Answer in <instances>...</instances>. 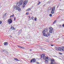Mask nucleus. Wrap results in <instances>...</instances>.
I'll list each match as a JSON object with an SVG mask.
<instances>
[{
	"instance_id": "nucleus-1",
	"label": "nucleus",
	"mask_w": 64,
	"mask_h": 64,
	"mask_svg": "<svg viewBox=\"0 0 64 64\" xmlns=\"http://www.w3.org/2000/svg\"><path fill=\"white\" fill-rule=\"evenodd\" d=\"M19 2H17L16 3V5L14 6L13 8L15 10H18L19 12H20L21 11V8H19V7L18 6H19Z\"/></svg>"
},
{
	"instance_id": "nucleus-2",
	"label": "nucleus",
	"mask_w": 64,
	"mask_h": 64,
	"mask_svg": "<svg viewBox=\"0 0 64 64\" xmlns=\"http://www.w3.org/2000/svg\"><path fill=\"white\" fill-rule=\"evenodd\" d=\"M28 0H26L24 1L23 5V8H24L25 7V6L27 4V3H28Z\"/></svg>"
},
{
	"instance_id": "nucleus-3",
	"label": "nucleus",
	"mask_w": 64,
	"mask_h": 64,
	"mask_svg": "<svg viewBox=\"0 0 64 64\" xmlns=\"http://www.w3.org/2000/svg\"><path fill=\"white\" fill-rule=\"evenodd\" d=\"M49 29L50 30H49V32L50 33H53V29L52 27H50L49 28Z\"/></svg>"
},
{
	"instance_id": "nucleus-4",
	"label": "nucleus",
	"mask_w": 64,
	"mask_h": 64,
	"mask_svg": "<svg viewBox=\"0 0 64 64\" xmlns=\"http://www.w3.org/2000/svg\"><path fill=\"white\" fill-rule=\"evenodd\" d=\"M23 0H20L19 1V4L18 5L19 7H20V5H22L23 3Z\"/></svg>"
},
{
	"instance_id": "nucleus-5",
	"label": "nucleus",
	"mask_w": 64,
	"mask_h": 64,
	"mask_svg": "<svg viewBox=\"0 0 64 64\" xmlns=\"http://www.w3.org/2000/svg\"><path fill=\"white\" fill-rule=\"evenodd\" d=\"M52 10L51 11V14H54V11H55V7H54L53 8H52Z\"/></svg>"
},
{
	"instance_id": "nucleus-6",
	"label": "nucleus",
	"mask_w": 64,
	"mask_h": 64,
	"mask_svg": "<svg viewBox=\"0 0 64 64\" xmlns=\"http://www.w3.org/2000/svg\"><path fill=\"white\" fill-rule=\"evenodd\" d=\"M8 23L9 24H10L12 23V19H10L8 20Z\"/></svg>"
},
{
	"instance_id": "nucleus-7",
	"label": "nucleus",
	"mask_w": 64,
	"mask_h": 64,
	"mask_svg": "<svg viewBox=\"0 0 64 64\" xmlns=\"http://www.w3.org/2000/svg\"><path fill=\"white\" fill-rule=\"evenodd\" d=\"M32 62H33L34 63L36 62V60L35 58H33L31 60H30V63H32Z\"/></svg>"
},
{
	"instance_id": "nucleus-8",
	"label": "nucleus",
	"mask_w": 64,
	"mask_h": 64,
	"mask_svg": "<svg viewBox=\"0 0 64 64\" xmlns=\"http://www.w3.org/2000/svg\"><path fill=\"white\" fill-rule=\"evenodd\" d=\"M54 61H55V60H54V59L53 58L52 59V60H51L50 64H54V63H53V62H54Z\"/></svg>"
},
{
	"instance_id": "nucleus-9",
	"label": "nucleus",
	"mask_w": 64,
	"mask_h": 64,
	"mask_svg": "<svg viewBox=\"0 0 64 64\" xmlns=\"http://www.w3.org/2000/svg\"><path fill=\"white\" fill-rule=\"evenodd\" d=\"M47 31H48L47 30V28H45L44 29V31L42 32V33H43L46 32Z\"/></svg>"
},
{
	"instance_id": "nucleus-10",
	"label": "nucleus",
	"mask_w": 64,
	"mask_h": 64,
	"mask_svg": "<svg viewBox=\"0 0 64 64\" xmlns=\"http://www.w3.org/2000/svg\"><path fill=\"white\" fill-rule=\"evenodd\" d=\"M58 49V50L59 51H62V48L61 47H59L58 48H57Z\"/></svg>"
},
{
	"instance_id": "nucleus-11",
	"label": "nucleus",
	"mask_w": 64,
	"mask_h": 64,
	"mask_svg": "<svg viewBox=\"0 0 64 64\" xmlns=\"http://www.w3.org/2000/svg\"><path fill=\"white\" fill-rule=\"evenodd\" d=\"M42 33L43 34V35L44 36H47V37H48V36H47V34L44 33V32Z\"/></svg>"
},
{
	"instance_id": "nucleus-12",
	"label": "nucleus",
	"mask_w": 64,
	"mask_h": 64,
	"mask_svg": "<svg viewBox=\"0 0 64 64\" xmlns=\"http://www.w3.org/2000/svg\"><path fill=\"white\" fill-rule=\"evenodd\" d=\"M44 56H45V54H43L42 55H41V57L40 58V59H41V58H42V57L43 58L44 57Z\"/></svg>"
},
{
	"instance_id": "nucleus-13",
	"label": "nucleus",
	"mask_w": 64,
	"mask_h": 64,
	"mask_svg": "<svg viewBox=\"0 0 64 64\" xmlns=\"http://www.w3.org/2000/svg\"><path fill=\"white\" fill-rule=\"evenodd\" d=\"M45 62L46 63H48V58H47L46 60H45Z\"/></svg>"
},
{
	"instance_id": "nucleus-14",
	"label": "nucleus",
	"mask_w": 64,
	"mask_h": 64,
	"mask_svg": "<svg viewBox=\"0 0 64 64\" xmlns=\"http://www.w3.org/2000/svg\"><path fill=\"white\" fill-rule=\"evenodd\" d=\"M10 29H12V30H15V28H14L13 26H12H12H11L10 28Z\"/></svg>"
},
{
	"instance_id": "nucleus-15",
	"label": "nucleus",
	"mask_w": 64,
	"mask_h": 64,
	"mask_svg": "<svg viewBox=\"0 0 64 64\" xmlns=\"http://www.w3.org/2000/svg\"><path fill=\"white\" fill-rule=\"evenodd\" d=\"M4 45L5 46L6 45H8V42H6L4 43Z\"/></svg>"
},
{
	"instance_id": "nucleus-16",
	"label": "nucleus",
	"mask_w": 64,
	"mask_h": 64,
	"mask_svg": "<svg viewBox=\"0 0 64 64\" xmlns=\"http://www.w3.org/2000/svg\"><path fill=\"white\" fill-rule=\"evenodd\" d=\"M43 58L44 60L46 59V60L47 59V58H48V57H46V56H44V58Z\"/></svg>"
},
{
	"instance_id": "nucleus-17",
	"label": "nucleus",
	"mask_w": 64,
	"mask_h": 64,
	"mask_svg": "<svg viewBox=\"0 0 64 64\" xmlns=\"http://www.w3.org/2000/svg\"><path fill=\"white\" fill-rule=\"evenodd\" d=\"M14 59L16 61H20V60H18V59H17V58H15Z\"/></svg>"
},
{
	"instance_id": "nucleus-18",
	"label": "nucleus",
	"mask_w": 64,
	"mask_h": 64,
	"mask_svg": "<svg viewBox=\"0 0 64 64\" xmlns=\"http://www.w3.org/2000/svg\"><path fill=\"white\" fill-rule=\"evenodd\" d=\"M4 51H5V52H7V51L6 50V49L2 50V52H4Z\"/></svg>"
},
{
	"instance_id": "nucleus-19",
	"label": "nucleus",
	"mask_w": 64,
	"mask_h": 64,
	"mask_svg": "<svg viewBox=\"0 0 64 64\" xmlns=\"http://www.w3.org/2000/svg\"><path fill=\"white\" fill-rule=\"evenodd\" d=\"M33 18H32V20H35V18H34L33 16Z\"/></svg>"
},
{
	"instance_id": "nucleus-20",
	"label": "nucleus",
	"mask_w": 64,
	"mask_h": 64,
	"mask_svg": "<svg viewBox=\"0 0 64 64\" xmlns=\"http://www.w3.org/2000/svg\"><path fill=\"white\" fill-rule=\"evenodd\" d=\"M18 48H22V47H21V46H18Z\"/></svg>"
},
{
	"instance_id": "nucleus-21",
	"label": "nucleus",
	"mask_w": 64,
	"mask_h": 64,
	"mask_svg": "<svg viewBox=\"0 0 64 64\" xmlns=\"http://www.w3.org/2000/svg\"><path fill=\"white\" fill-rule=\"evenodd\" d=\"M56 20H54V22L53 24H55L56 23Z\"/></svg>"
},
{
	"instance_id": "nucleus-22",
	"label": "nucleus",
	"mask_w": 64,
	"mask_h": 64,
	"mask_svg": "<svg viewBox=\"0 0 64 64\" xmlns=\"http://www.w3.org/2000/svg\"><path fill=\"white\" fill-rule=\"evenodd\" d=\"M48 35H47V36H50V33H49V32H48Z\"/></svg>"
},
{
	"instance_id": "nucleus-23",
	"label": "nucleus",
	"mask_w": 64,
	"mask_h": 64,
	"mask_svg": "<svg viewBox=\"0 0 64 64\" xmlns=\"http://www.w3.org/2000/svg\"><path fill=\"white\" fill-rule=\"evenodd\" d=\"M50 16L51 17H52V14H50Z\"/></svg>"
},
{
	"instance_id": "nucleus-24",
	"label": "nucleus",
	"mask_w": 64,
	"mask_h": 64,
	"mask_svg": "<svg viewBox=\"0 0 64 64\" xmlns=\"http://www.w3.org/2000/svg\"><path fill=\"white\" fill-rule=\"evenodd\" d=\"M14 14H13V15L12 16H10V17H14Z\"/></svg>"
},
{
	"instance_id": "nucleus-25",
	"label": "nucleus",
	"mask_w": 64,
	"mask_h": 64,
	"mask_svg": "<svg viewBox=\"0 0 64 64\" xmlns=\"http://www.w3.org/2000/svg\"><path fill=\"white\" fill-rule=\"evenodd\" d=\"M40 3H41V2H39V3H38L37 4V5H39L40 4Z\"/></svg>"
},
{
	"instance_id": "nucleus-26",
	"label": "nucleus",
	"mask_w": 64,
	"mask_h": 64,
	"mask_svg": "<svg viewBox=\"0 0 64 64\" xmlns=\"http://www.w3.org/2000/svg\"><path fill=\"white\" fill-rule=\"evenodd\" d=\"M59 54H60V55H62L63 54L61 53V52L59 53Z\"/></svg>"
},
{
	"instance_id": "nucleus-27",
	"label": "nucleus",
	"mask_w": 64,
	"mask_h": 64,
	"mask_svg": "<svg viewBox=\"0 0 64 64\" xmlns=\"http://www.w3.org/2000/svg\"><path fill=\"white\" fill-rule=\"evenodd\" d=\"M29 10H30V8H29L27 10V11H29Z\"/></svg>"
},
{
	"instance_id": "nucleus-28",
	"label": "nucleus",
	"mask_w": 64,
	"mask_h": 64,
	"mask_svg": "<svg viewBox=\"0 0 64 64\" xmlns=\"http://www.w3.org/2000/svg\"><path fill=\"white\" fill-rule=\"evenodd\" d=\"M6 14H7V13H6L4 15V16H5L6 15Z\"/></svg>"
},
{
	"instance_id": "nucleus-29",
	"label": "nucleus",
	"mask_w": 64,
	"mask_h": 64,
	"mask_svg": "<svg viewBox=\"0 0 64 64\" xmlns=\"http://www.w3.org/2000/svg\"><path fill=\"white\" fill-rule=\"evenodd\" d=\"M28 12H26V15H28Z\"/></svg>"
},
{
	"instance_id": "nucleus-30",
	"label": "nucleus",
	"mask_w": 64,
	"mask_h": 64,
	"mask_svg": "<svg viewBox=\"0 0 64 64\" xmlns=\"http://www.w3.org/2000/svg\"><path fill=\"white\" fill-rule=\"evenodd\" d=\"M2 24V22L1 21H0V24Z\"/></svg>"
},
{
	"instance_id": "nucleus-31",
	"label": "nucleus",
	"mask_w": 64,
	"mask_h": 64,
	"mask_svg": "<svg viewBox=\"0 0 64 64\" xmlns=\"http://www.w3.org/2000/svg\"><path fill=\"white\" fill-rule=\"evenodd\" d=\"M35 21H37V20H36V18H35Z\"/></svg>"
},
{
	"instance_id": "nucleus-32",
	"label": "nucleus",
	"mask_w": 64,
	"mask_h": 64,
	"mask_svg": "<svg viewBox=\"0 0 64 64\" xmlns=\"http://www.w3.org/2000/svg\"><path fill=\"white\" fill-rule=\"evenodd\" d=\"M14 21H15V20H16V18H14Z\"/></svg>"
},
{
	"instance_id": "nucleus-33",
	"label": "nucleus",
	"mask_w": 64,
	"mask_h": 64,
	"mask_svg": "<svg viewBox=\"0 0 64 64\" xmlns=\"http://www.w3.org/2000/svg\"><path fill=\"white\" fill-rule=\"evenodd\" d=\"M54 57H57V56H54Z\"/></svg>"
},
{
	"instance_id": "nucleus-34",
	"label": "nucleus",
	"mask_w": 64,
	"mask_h": 64,
	"mask_svg": "<svg viewBox=\"0 0 64 64\" xmlns=\"http://www.w3.org/2000/svg\"><path fill=\"white\" fill-rule=\"evenodd\" d=\"M62 26L63 27H64V24H63L62 25Z\"/></svg>"
},
{
	"instance_id": "nucleus-35",
	"label": "nucleus",
	"mask_w": 64,
	"mask_h": 64,
	"mask_svg": "<svg viewBox=\"0 0 64 64\" xmlns=\"http://www.w3.org/2000/svg\"><path fill=\"white\" fill-rule=\"evenodd\" d=\"M62 51H64V50H63V49H62Z\"/></svg>"
},
{
	"instance_id": "nucleus-36",
	"label": "nucleus",
	"mask_w": 64,
	"mask_h": 64,
	"mask_svg": "<svg viewBox=\"0 0 64 64\" xmlns=\"http://www.w3.org/2000/svg\"><path fill=\"white\" fill-rule=\"evenodd\" d=\"M2 7V6H1L0 5V8H1Z\"/></svg>"
},
{
	"instance_id": "nucleus-37",
	"label": "nucleus",
	"mask_w": 64,
	"mask_h": 64,
	"mask_svg": "<svg viewBox=\"0 0 64 64\" xmlns=\"http://www.w3.org/2000/svg\"><path fill=\"white\" fill-rule=\"evenodd\" d=\"M30 51H32V49H30Z\"/></svg>"
},
{
	"instance_id": "nucleus-38",
	"label": "nucleus",
	"mask_w": 64,
	"mask_h": 64,
	"mask_svg": "<svg viewBox=\"0 0 64 64\" xmlns=\"http://www.w3.org/2000/svg\"><path fill=\"white\" fill-rule=\"evenodd\" d=\"M51 46H53V45L52 44H51Z\"/></svg>"
},
{
	"instance_id": "nucleus-39",
	"label": "nucleus",
	"mask_w": 64,
	"mask_h": 64,
	"mask_svg": "<svg viewBox=\"0 0 64 64\" xmlns=\"http://www.w3.org/2000/svg\"><path fill=\"white\" fill-rule=\"evenodd\" d=\"M60 10H62L60 9Z\"/></svg>"
},
{
	"instance_id": "nucleus-40",
	"label": "nucleus",
	"mask_w": 64,
	"mask_h": 64,
	"mask_svg": "<svg viewBox=\"0 0 64 64\" xmlns=\"http://www.w3.org/2000/svg\"><path fill=\"white\" fill-rule=\"evenodd\" d=\"M28 17H29V18H30V17L29 16Z\"/></svg>"
},
{
	"instance_id": "nucleus-41",
	"label": "nucleus",
	"mask_w": 64,
	"mask_h": 64,
	"mask_svg": "<svg viewBox=\"0 0 64 64\" xmlns=\"http://www.w3.org/2000/svg\"><path fill=\"white\" fill-rule=\"evenodd\" d=\"M20 31H22V30H20Z\"/></svg>"
},
{
	"instance_id": "nucleus-42",
	"label": "nucleus",
	"mask_w": 64,
	"mask_h": 64,
	"mask_svg": "<svg viewBox=\"0 0 64 64\" xmlns=\"http://www.w3.org/2000/svg\"><path fill=\"white\" fill-rule=\"evenodd\" d=\"M45 5V4H44V6Z\"/></svg>"
},
{
	"instance_id": "nucleus-43",
	"label": "nucleus",
	"mask_w": 64,
	"mask_h": 64,
	"mask_svg": "<svg viewBox=\"0 0 64 64\" xmlns=\"http://www.w3.org/2000/svg\"><path fill=\"white\" fill-rule=\"evenodd\" d=\"M57 8H58V6Z\"/></svg>"
},
{
	"instance_id": "nucleus-44",
	"label": "nucleus",
	"mask_w": 64,
	"mask_h": 64,
	"mask_svg": "<svg viewBox=\"0 0 64 64\" xmlns=\"http://www.w3.org/2000/svg\"><path fill=\"white\" fill-rule=\"evenodd\" d=\"M36 59H38V58H36Z\"/></svg>"
}]
</instances>
